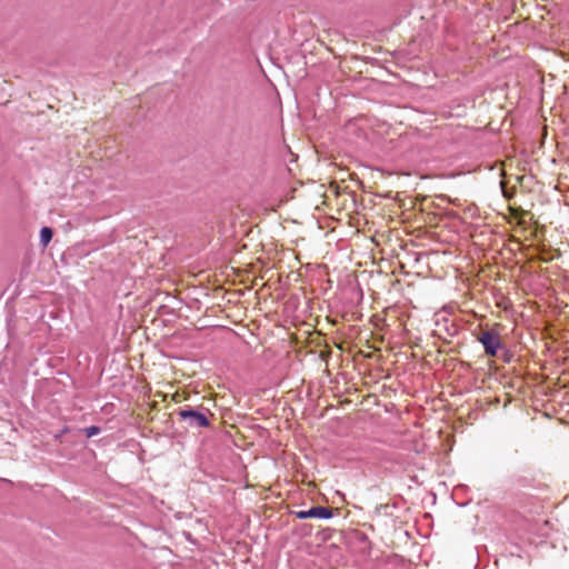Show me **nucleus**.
<instances>
[{
	"label": "nucleus",
	"instance_id": "1",
	"mask_svg": "<svg viewBox=\"0 0 569 569\" xmlns=\"http://www.w3.org/2000/svg\"><path fill=\"white\" fill-rule=\"evenodd\" d=\"M435 332L446 341L449 338L457 336L459 332L458 323L447 309H442L435 313Z\"/></svg>",
	"mask_w": 569,
	"mask_h": 569
},
{
	"label": "nucleus",
	"instance_id": "2",
	"mask_svg": "<svg viewBox=\"0 0 569 569\" xmlns=\"http://www.w3.org/2000/svg\"><path fill=\"white\" fill-rule=\"evenodd\" d=\"M180 419L188 425L190 428H207L210 426L209 418L207 415L197 410L190 406H186L178 412Z\"/></svg>",
	"mask_w": 569,
	"mask_h": 569
},
{
	"label": "nucleus",
	"instance_id": "3",
	"mask_svg": "<svg viewBox=\"0 0 569 569\" xmlns=\"http://www.w3.org/2000/svg\"><path fill=\"white\" fill-rule=\"evenodd\" d=\"M478 341L483 346L486 355L495 357L498 350L501 348L500 337L493 331H483L479 337Z\"/></svg>",
	"mask_w": 569,
	"mask_h": 569
},
{
	"label": "nucleus",
	"instance_id": "4",
	"mask_svg": "<svg viewBox=\"0 0 569 569\" xmlns=\"http://www.w3.org/2000/svg\"><path fill=\"white\" fill-rule=\"evenodd\" d=\"M298 519H308V518H320V519H329L332 517V510L328 507H311L308 510H301L296 512Z\"/></svg>",
	"mask_w": 569,
	"mask_h": 569
},
{
	"label": "nucleus",
	"instance_id": "5",
	"mask_svg": "<svg viewBox=\"0 0 569 569\" xmlns=\"http://www.w3.org/2000/svg\"><path fill=\"white\" fill-rule=\"evenodd\" d=\"M53 231L49 227H43L40 230V243L46 247L51 241Z\"/></svg>",
	"mask_w": 569,
	"mask_h": 569
},
{
	"label": "nucleus",
	"instance_id": "6",
	"mask_svg": "<svg viewBox=\"0 0 569 569\" xmlns=\"http://www.w3.org/2000/svg\"><path fill=\"white\" fill-rule=\"evenodd\" d=\"M84 435L88 438H91L98 433H100V428L98 426H90L83 429Z\"/></svg>",
	"mask_w": 569,
	"mask_h": 569
}]
</instances>
